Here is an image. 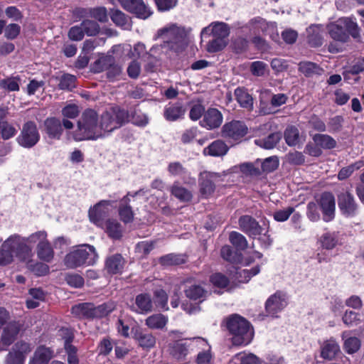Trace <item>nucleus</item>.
I'll return each mask as SVG.
<instances>
[{
	"label": "nucleus",
	"mask_w": 364,
	"mask_h": 364,
	"mask_svg": "<svg viewBox=\"0 0 364 364\" xmlns=\"http://www.w3.org/2000/svg\"><path fill=\"white\" fill-rule=\"evenodd\" d=\"M157 38L162 40V43L158 45L161 47L160 52L172 50L175 53L182 51L186 46V32L183 28L171 24L159 29Z\"/></svg>",
	"instance_id": "nucleus-1"
},
{
	"label": "nucleus",
	"mask_w": 364,
	"mask_h": 364,
	"mask_svg": "<svg viewBox=\"0 0 364 364\" xmlns=\"http://www.w3.org/2000/svg\"><path fill=\"white\" fill-rule=\"evenodd\" d=\"M98 255L94 246L82 244L73 247L64 258L65 265L70 269L90 266L96 263Z\"/></svg>",
	"instance_id": "nucleus-2"
},
{
	"label": "nucleus",
	"mask_w": 364,
	"mask_h": 364,
	"mask_svg": "<svg viewBox=\"0 0 364 364\" xmlns=\"http://www.w3.org/2000/svg\"><path fill=\"white\" fill-rule=\"evenodd\" d=\"M227 328L232 336V343L235 346H247L253 338L254 332L250 323L238 315L228 320Z\"/></svg>",
	"instance_id": "nucleus-3"
},
{
	"label": "nucleus",
	"mask_w": 364,
	"mask_h": 364,
	"mask_svg": "<svg viewBox=\"0 0 364 364\" xmlns=\"http://www.w3.org/2000/svg\"><path fill=\"white\" fill-rule=\"evenodd\" d=\"M330 37L336 41L346 43L351 36L354 39L360 38V28L356 22L349 18H341L327 26Z\"/></svg>",
	"instance_id": "nucleus-4"
},
{
	"label": "nucleus",
	"mask_w": 364,
	"mask_h": 364,
	"mask_svg": "<svg viewBox=\"0 0 364 364\" xmlns=\"http://www.w3.org/2000/svg\"><path fill=\"white\" fill-rule=\"evenodd\" d=\"M4 247L8 248L20 262H29L33 256L31 246L26 244L23 237L18 234L10 235L4 242Z\"/></svg>",
	"instance_id": "nucleus-5"
},
{
	"label": "nucleus",
	"mask_w": 364,
	"mask_h": 364,
	"mask_svg": "<svg viewBox=\"0 0 364 364\" xmlns=\"http://www.w3.org/2000/svg\"><path fill=\"white\" fill-rule=\"evenodd\" d=\"M32 348L31 345L27 342L21 341L16 343L5 357L4 364H24Z\"/></svg>",
	"instance_id": "nucleus-6"
},
{
	"label": "nucleus",
	"mask_w": 364,
	"mask_h": 364,
	"mask_svg": "<svg viewBox=\"0 0 364 364\" xmlns=\"http://www.w3.org/2000/svg\"><path fill=\"white\" fill-rule=\"evenodd\" d=\"M124 9L134 14L136 17L146 19L151 16V9L146 6L143 0H118Z\"/></svg>",
	"instance_id": "nucleus-7"
},
{
	"label": "nucleus",
	"mask_w": 364,
	"mask_h": 364,
	"mask_svg": "<svg viewBox=\"0 0 364 364\" xmlns=\"http://www.w3.org/2000/svg\"><path fill=\"white\" fill-rule=\"evenodd\" d=\"M116 200H102L89 210V218L92 223L97 226H102L104 219L108 213V207L112 206Z\"/></svg>",
	"instance_id": "nucleus-8"
},
{
	"label": "nucleus",
	"mask_w": 364,
	"mask_h": 364,
	"mask_svg": "<svg viewBox=\"0 0 364 364\" xmlns=\"http://www.w3.org/2000/svg\"><path fill=\"white\" fill-rule=\"evenodd\" d=\"M21 325L18 321H12L7 323L2 328L0 340V350H5L16 339Z\"/></svg>",
	"instance_id": "nucleus-9"
},
{
	"label": "nucleus",
	"mask_w": 364,
	"mask_h": 364,
	"mask_svg": "<svg viewBox=\"0 0 364 364\" xmlns=\"http://www.w3.org/2000/svg\"><path fill=\"white\" fill-rule=\"evenodd\" d=\"M287 305V294L283 291H277L267 300L265 309L269 315L274 316L278 312L283 310Z\"/></svg>",
	"instance_id": "nucleus-10"
},
{
	"label": "nucleus",
	"mask_w": 364,
	"mask_h": 364,
	"mask_svg": "<svg viewBox=\"0 0 364 364\" xmlns=\"http://www.w3.org/2000/svg\"><path fill=\"white\" fill-rule=\"evenodd\" d=\"M220 174L215 172L203 171L199 176L200 192L205 197L210 196L215 189V182Z\"/></svg>",
	"instance_id": "nucleus-11"
},
{
	"label": "nucleus",
	"mask_w": 364,
	"mask_h": 364,
	"mask_svg": "<svg viewBox=\"0 0 364 364\" xmlns=\"http://www.w3.org/2000/svg\"><path fill=\"white\" fill-rule=\"evenodd\" d=\"M319 206L322 210L323 220L330 222L335 218L336 202L335 198L329 192L323 193L318 200Z\"/></svg>",
	"instance_id": "nucleus-12"
},
{
	"label": "nucleus",
	"mask_w": 364,
	"mask_h": 364,
	"mask_svg": "<svg viewBox=\"0 0 364 364\" xmlns=\"http://www.w3.org/2000/svg\"><path fill=\"white\" fill-rule=\"evenodd\" d=\"M153 301L151 294L141 293L136 296L134 301L129 305L133 312L139 314H147L153 310Z\"/></svg>",
	"instance_id": "nucleus-13"
},
{
	"label": "nucleus",
	"mask_w": 364,
	"mask_h": 364,
	"mask_svg": "<svg viewBox=\"0 0 364 364\" xmlns=\"http://www.w3.org/2000/svg\"><path fill=\"white\" fill-rule=\"evenodd\" d=\"M249 133L247 125L242 120H231L222 127L223 136H245Z\"/></svg>",
	"instance_id": "nucleus-14"
},
{
	"label": "nucleus",
	"mask_w": 364,
	"mask_h": 364,
	"mask_svg": "<svg viewBox=\"0 0 364 364\" xmlns=\"http://www.w3.org/2000/svg\"><path fill=\"white\" fill-rule=\"evenodd\" d=\"M97 65H100L101 70H107V76L110 80H116L122 73V68L117 64L114 63V60L112 56L108 55L100 58L97 62Z\"/></svg>",
	"instance_id": "nucleus-15"
},
{
	"label": "nucleus",
	"mask_w": 364,
	"mask_h": 364,
	"mask_svg": "<svg viewBox=\"0 0 364 364\" xmlns=\"http://www.w3.org/2000/svg\"><path fill=\"white\" fill-rule=\"evenodd\" d=\"M223 120L222 113L216 108H209L203 115V119L200 122L201 127L211 130L218 128Z\"/></svg>",
	"instance_id": "nucleus-16"
},
{
	"label": "nucleus",
	"mask_w": 364,
	"mask_h": 364,
	"mask_svg": "<svg viewBox=\"0 0 364 364\" xmlns=\"http://www.w3.org/2000/svg\"><path fill=\"white\" fill-rule=\"evenodd\" d=\"M229 33L230 28L228 24L223 22L216 21L203 28L201 31L200 36L201 38H204L206 36H211L226 39Z\"/></svg>",
	"instance_id": "nucleus-17"
},
{
	"label": "nucleus",
	"mask_w": 364,
	"mask_h": 364,
	"mask_svg": "<svg viewBox=\"0 0 364 364\" xmlns=\"http://www.w3.org/2000/svg\"><path fill=\"white\" fill-rule=\"evenodd\" d=\"M191 350L192 348L188 338L177 341L170 346V354L178 361H185Z\"/></svg>",
	"instance_id": "nucleus-18"
},
{
	"label": "nucleus",
	"mask_w": 364,
	"mask_h": 364,
	"mask_svg": "<svg viewBox=\"0 0 364 364\" xmlns=\"http://www.w3.org/2000/svg\"><path fill=\"white\" fill-rule=\"evenodd\" d=\"M239 225L242 231L250 237H256L262 234V228L252 217L243 215L239 219Z\"/></svg>",
	"instance_id": "nucleus-19"
},
{
	"label": "nucleus",
	"mask_w": 364,
	"mask_h": 364,
	"mask_svg": "<svg viewBox=\"0 0 364 364\" xmlns=\"http://www.w3.org/2000/svg\"><path fill=\"white\" fill-rule=\"evenodd\" d=\"M161 48L158 45H155L147 52L145 45L139 42L134 46L133 49L130 50L129 55L131 58L148 60L149 58H156L159 55Z\"/></svg>",
	"instance_id": "nucleus-20"
},
{
	"label": "nucleus",
	"mask_w": 364,
	"mask_h": 364,
	"mask_svg": "<svg viewBox=\"0 0 364 364\" xmlns=\"http://www.w3.org/2000/svg\"><path fill=\"white\" fill-rule=\"evenodd\" d=\"M338 206L343 215L353 216L357 210V204L353 196L348 192L343 193L338 196Z\"/></svg>",
	"instance_id": "nucleus-21"
},
{
	"label": "nucleus",
	"mask_w": 364,
	"mask_h": 364,
	"mask_svg": "<svg viewBox=\"0 0 364 364\" xmlns=\"http://www.w3.org/2000/svg\"><path fill=\"white\" fill-rule=\"evenodd\" d=\"M143 189H140L136 192L130 193L129 192L126 196H124L121 200V205L119 208V214L121 218V220L127 223L132 220L133 219V212L130 205H129V203L130 201L129 196L135 197L138 195L144 193Z\"/></svg>",
	"instance_id": "nucleus-22"
},
{
	"label": "nucleus",
	"mask_w": 364,
	"mask_h": 364,
	"mask_svg": "<svg viewBox=\"0 0 364 364\" xmlns=\"http://www.w3.org/2000/svg\"><path fill=\"white\" fill-rule=\"evenodd\" d=\"M125 260L120 254H114L107 257L105 269L110 274L122 273Z\"/></svg>",
	"instance_id": "nucleus-23"
},
{
	"label": "nucleus",
	"mask_w": 364,
	"mask_h": 364,
	"mask_svg": "<svg viewBox=\"0 0 364 364\" xmlns=\"http://www.w3.org/2000/svg\"><path fill=\"white\" fill-rule=\"evenodd\" d=\"M340 346L333 338L325 341L321 346V356L326 360H333L339 353Z\"/></svg>",
	"instance_id": "nucleus-24"
},
{
	"label": "nucleus",
	"mask_w": 364,
	"mask_h": 364,
	"mask_svg": "<svg viewBox=\"0 0 364 364\" xmlns=\"http://www.w3.org/2000/svg\"><path fill=\"white\" fill-rule=\"evenodd\" d=\"M307 39L312 47H318L323 44V28L320 24L311 25L306 29Z\"/></svg>",
	"instance_id": "nucleus-25"
},
{
	"label": "nucleus",
	"mask_w": 364,
	"mask_h": 364,
	"mask_svg": "<svg viewBox=\"0 0 364 364\" xmlns=\"http://www.w3.org/2000/svg\"><path fill=\"white\" fill-rule=\"evenodd\" d=\"M97 122V114L92 109L85 110L80 119L78 121V128L80 130L90 131L96 127Z\"/></svg>",
	"instance_id": "nucleus-26"
},
{
	"label": "nucleus",
	"mask_w": 364,
	"mask_h": 364,
	"mask_svg": "<svg viewBox=\"0 0 364 364\" xmlns=\"http://www.w3.org/2000/svg\"><path fill=\"white\" fill-rule=\"evenodd\" d=\"M318 244L322 249L331 250L339 244V235L336 232H326L318 239Z\"/></svg>",
	"instance_id": "nucleus-27"
},
{
	"label": "nucleus",
	"mask_w": 364,
	"mask_h": 364,
	"mask_svg": "<svg viewBox=\"0 0 364 364\" xmlns=\"http://www.w3.org/2000/svg\"><path fill=\"white\" fill-rule=\"evenodd\" d=\"M186 113V108L181 102L170 104L164 109V117L168 121H175Z\"/></svg>",
	"instance_id": "nucleus-28"
},
{
	"label": "nucleus",
	"mask_w": 364,
	"mask_h": 364,
	"mask_svg": "<svg viewBox=\"0 0 364 364\" xmlns=\"http://www.w3.org/2000/svg\"><path fill=\"white\" fill-rule=\"evenodd\" d=\"M259 272L260 268L258 265L250 269L236 268L233 279L237 283H247L252 277L259 274Z\"/></svg>",
	"instance_id": "nucleus-29"
},
{
	"label": "nucleus",
	"mask_w": 364,
	"mask_h": 364,
	"mask_svg": "<svg viewBox=\"0 0 364 364\" xmlns=\"http://www.w3.org/2000/svg\"><path fill=\"white\" fill-rule=\"evenodd\" d=\"M112 21L125 30H130L132 28L131 19L124 13L119 9H112L109 13Z\"/></svg>",
	"instance_id": "nucleus-30"
},
{
	"label": "nucleus",
	"mask_w": 364,
	"mask_h": 364,
	"mask_svg": "<svg viewBox=\"0 0 364 364\" xmlns=\"http://www.w3.org/2000/svg\"><path fill=\"white\" fill-rule=\"evenodd\" d=\"M53 356V352L47 347L40 346L35 351L30 362L35 364H48Z\"/></svg>",
	"instance_id": "nucleus-31"
},
{
	"label": "nucleus",
	"mask_w": 364,
	"mask_h": 364,
	"mask_svg": "<svg viewBox=\"0 0 364 364\" xmlns=\"http://www.w3.org/2000/svg\"><path fill=\"white\" fill-rule=\"evenodd\" d=\"M101 227L105 230L109 237L112 239L117 240L122 236V225L117 220L109 219Z\"/></svg>",
	"instance_id": "nucleus-32"
},
{
	"label": "nucleus",
	"mask_w": 364,
	"mask_h": 364,
	"mask_svg": "<svg viewBox=\"0 0 364 364\" xmlns=\"http://www.w3.org/2000/svg\"><path fill=\"white\" fill-rule=\"evenodd\" d=\"M170 192L174 197L181 202H188L193 197L191 192L181 186L178 181H175L170 187Z\"/></svg>",
	"instance_id": "nucleus-33"
},
{
	"label": "nucleus",
	"mask_w": 364,
	"mask_h": 364,
	"mask_svg": "<svg viewBox=\"0 0 364 364\" xmlns=\"http://www.w3.org/2000/svg\"><path fill=\"white\" fill-rule=\"evenodd\" d=\"M168 171L170 176L181 178L184 183H188L190 173L180 162H171L168 164Z\"/></svg>",
	"instance_id": "nucleus-34"
},
{
	"label": "nucleus",
	"mask_w": 364,
	"mask_h": 364,
	"mask_svg": "<svg viewBox=\"0 0 364 364\" xmlns=\"http://www.w3.org/2000/svg\"><path fill=\"white\" fill-rule=\"evenodd\" d=\"M134 338L139 346L144 349L151 348L156 343V338L151 333L142 331H136L134 333Z\"/></svg>",
	"instance_id": "nucleus-35"
},
{
	"label": "nucleus",
	"mask_w": 364,
	"mask_h": 364,
	"mask_svg": "<svg viewBox=\"0 0 364 364\" xmlns=\"http://www.w3.org/2000/svg\"><path fill=\"white\" fill-rule=\"evenodd\" d=\"M235 95L236 100L242 107L250 110L252 109L253 98L245 89L237 87L235 90Z\"/></svg>",
	"instance_id": "nucleus-36"
},
{
	"label": "nucleus",
	"mask_w": 364,
	"mask_h": 364,
	"mask_svg": "<svg viewBox=\"0 0 364 364\" xmlns=\"http://www.w3.org/2000/svg\"><path fill=\"white\" fill-rule=\"evenodd\" d=\"M36 254L38 257L44 262H50L54 257V251L47 239L41 245L36 247Z\"/></svg>",
	"instance_id": "nucleus-37"
},
{
	"label": "nucleus",
	"mask_w": 364,
	"mask_h": 364,
	"mask_svg": "<svg viewBox=\"0 0 364 364\" xmlns=\"http://www.w3.org/2000/svg\"><path fill=\"white\" fill-rule=\"evenodd\" d=\"M229 364H262L260 360L253 353H239L235 355Z\"/></svg>",
	"instance_id": "nucleus-38"
},
{
	"label": "nucleus",
	"mask_w": 364,
	"mask_h": 364,
	"mask_svg": "<svg viewBox=\"0 0 364 364\" xmlns=\"http://www.w3.org/2000/svg\"><path fill=\"white\" fill-rule=\"evenodd\" d=\"M299 71L306 77H311L314 75H321L323 70L315 63L302 61L299 63Z\"/></svg>",
	"instance_id": "nucleus-39"
},
{
	"label": "nucleus",
	"mask_w": 364,
	"mask_h": 364,
	"mask_svg": "<svg viewBox=\"0 0 364 364\" xmlns=\"http://www.w3.org/2000/svg\"><path fill=\"white\" fill-rule=\"evenodd\" d=\"M252 34H259L260 32H264L268 28L267 22L260 18L256 17L251 19L245 26Z\"/></svg>",
	"instance_id": "nucleus-40"
},
{
	"label": "nucleus",
	"mask_w": 364,
	"mask_h": 364,
	"mask_svg": "<svg viewBox=\"0 0 364 364\" xmlns=\"http://www.w3.org/2000/svg\"><path fill=\"white\" fill-rule=\"evenodd\" d=\"M167 322L168 318L161 314L151 315L146 319V325L155 329L163 328Z\"/></svg>",
	"instance_id": "nucleus-41"
},
{
	"label": "nucleus",
	"mask_w": 364,
	"mask_h": 364,
	"mask_svg": "<svg viewBox=\"0 0 364 364\" xmlns=\"http://www.w3.org/2000/svg\"><path fill=\"white\" fill-rule=\"evenodd\" d=\"M185 294L190 299L199 300L205 296L207 291L200 285L193 284L185 290Z\"/></svg>",
	"instance_id": "nucleus-42"
},
{
	"label": "nucleus",
	"mask_w": 364,
	"mask_h": 364,
	"mask_svg": "<svg viewBox=\"0 0 364 364\" xmlns=\"http://www.w3.org/2000/svg\"><path fill=\"white\" fill-rule=\"evenodd\" d=\"M91 303H82L73 306L72 313L80 318H91L92 317Z\"/></svg>",
	"instance_id": "nucleus-43"
},
{
	"label": "nucleus",
	"mask_w": 364,
	"mask_h": 364,
	"mask_svg": "<svg viewBox=\"0 0 364 364\" xmlns=\"http://www.w3.org/2000/svg\"><path fill=\"white\" fill-rule=\"evenodd\" d=\"M47 237L48 235L45 230H40L31 234L28 237H23V238L26 243L28 244V245H31L33 248L34 245H36V247L41 245L48 239Z\"/></svg>",
	"instance_id": "nucleus-44"
},
{
	"label": "nucleus",
	"mask_w": 364,
	"mask_h": 364,
	"mask_svg": "<svg viewBox=\"0 0 364 364\" xmlns=\"http://www.w3.org/2000/svg\"><path fill=\"white\" fill-rule=\"evenodd\" d=\"M186 261V258L183 255L168 254L160 258V263L164 266L179 265Z\"/></svg>",
	"instance_id": "nucleus-45"
},
{
	"label": "nucleus",
	"mask_w": 364,
	"mask_h": 364,
	"mask_svg": "<svg viewBox=\"0 0 364 364\" xmlns=\"http://www.w3.org/2000/svg\"><path fill=\"white\" fill-rule=\"evenodd\" d=\"M208 154L213 156H220L226 154L228 146L222 140H216L208 146Z\"/></svg>",
	"instance_id": "nucleus-46"
},
{
	"label": "nucleus",
	"mask_w": 364,
	"mask_h": 364,
	"mask_svg": "<svg viewBox=\"0 0 364 364\" xmlns=\"http://www.w3.org/2000/svg\"><path fill=\"white\" fill-rule=\"evenodd\" d=\"M27 264L28 269H30L34 274L38 277L45 276L49 272V267L42 262L32 261V258L29 262H25Z\"/></svg>",
	"instance_id": "nucleus-47"
},
{
	"label": "nucleus",
	"mask_w": 364,
	"mask_h": 364,
	"mask_svg": "<svg viewBox=\"0 0 364 364\" xmlns=\"http://www.w3.org/2000/svg\"><path fill=\"white\" fill-rule=\"evenodd\" d=\"M117 123L114 121L110 110L107 111L102 115L101 128L107 132L118 128Z\"/></svg>",
	"instance_id": "nucleus-48"
},
{
	"label": "nucleus",
	"mask_w": 364,
	"mask_h": 364,
	"mask_svg": "<svg viewBox=\"0 0 364 364\" xmlns=\"http://www.w3.org/2000/svg\"><path fill=\"white\" fill-rule=\"evenodd\" d=\"M114 309L112 304H102L97 306L92 304L91 318H98L104 317L111 313Z\"/></svg>",
	"instance_id": "nucleus-49"
},
{
	"label": "nucleus",
	"mask_w": 364,
	"mask_h": 364,
	"mask_svg": "<svg viewBox=\"0 0 364 364\" xmlns=\"http://www.w3.org/2000/svg\"><path fill=\"white\" fill-rule=\"evenodd\" d=\"M229 240L232 245L237 250H244L248 246L247 241L245 236L237 232H231L230 233Z\"/></svg>",
	"instance_id": "nucleus-50"
},
{
	"label": "nucleus",
	"mask_w": 364,
	"mask_h": 364,
	"mask_svg": "<svg viewBox=\"0 0 364 364\" xmlns=\"http://www.w3.org/2000/svg\"><path fill=\"white\" fill-rule=\"evenodd\" d=\"M4 111L0 109V134L2 136H13L17 133V129L4 120Z\"/></svg>",
	"instance_id": "nucleus-51"
},
{
	"label": "nucleus",
	"mask_w": 364,
	"mask_h": 364,
	"mask_svg": "<svg viewBox=\"0 0 364 364\" xmlns=\"http://www.w3.org/2000/svg\"><path fill=\"white\" fill-rule=\"evenodd\" d=\"M212 39H210L207 44V50L209 53H215L221 50L223 48L225 47L227 45L226 39L211 36Z\"/></svg>",
	"instance_id": "nucleus-52"
},
{
	"label": "nucleus",
	"mask_w": 364,
	"mask_h": 364,
	"mask_svg": "<svg viewBox=\"0 0 364 364\" xmlns=\"http://www.w3.org/2000/svg\"><path fill=\"white\" fill-rule=\"evenodd\" d=\"M80 24L82 27L85 34L88 36H96L100 32V26L95 21L85 19L82 21Z\"/></svg>",
	"instance_id": "nucleus-53"
},
{
	"label": "nucleus",
	"mask_w": 364,
	"mask_h": 364,
	"mask_svg": "<svg viewBox=\"0 0 364 364\" xmlns=\"http://www.w3.org/2000/svg\"><path fill=\"white\" fill-rule=\"evenodd\" d=\"M343 322L348 327L355 326L360 323V315L353 311H346L343 317Z\"/></svg>",
	"instance_id": "nucleus-54"
},
{
	"label": "nucleus",
	"mask_w": 364,
	"mask_h": 364,
	"mask_svg": "<svg viewBox=\"0 0 364 364\" xmlns=\"http://www.w3.org/2000/svg\"><path fill=\"white\" fill-rule=\"evenodd\" d=\"M45 125L49 134H61L62 125L59 119L55 118L47 119L45 122Z\"/></svg>",
	"instance_id": "nucleus-55"
},
{
	"label": "nucleus",
	"mask_w": 364,
	"mask_h": 364,
	"mask_svg": "<svg viewBox=\"0 0 364 364\" xmlns=\"http://www.w3.org/2000/svg\"><path fill=\"white\" fill-rule=\"evenodd\" d=\"M114 121L117 123L118 127L122 126L125 122L128 120L129 114L128 112L118 107H112L110 109Z\"/></svg>",
	"instance_id": "nucleus-56"
},
{
	"label": "nucleus",
	"mask_w": 364,
	"mask_h": 364,
	"mask_svg": "<svg viewBox=\"0 0 364 364\" xmlns=\"http://www.w3.org/2000/svg\"><path fill=\"white\" fill-rule=\"evenodd\" d=\"M19 77H8L0 81V86L9 92L19 90Z\"/></svg>",
	"instance_id": "nucleus-57"
},
{
	"label": "nucleus",
	"mask_w": 364,
	"mask_h": 364,
	"mask_svg": "<svg viewBox=\"0 0 364 364\" xmlns=\"http://www.w3.org/2000/svg\"><path fill=\"white\" fill-rule=\"evenodd\" d=\"M76 77L75 75L64 74L60 80L59 87L61 90H71L75 87Z\"/></svg>",
	"instance_id": "nucleus-58"
},
{
	"label": "nucleus",
	"mask_w": 364,
	"mask_h": 364,
	"mask_svg": "<svg viewBox=\"0 0 364 364\" xmlns=\"http://www.w3.org/2000/svg\"><path fill=\"white\" fill-rule=\"evenodd\" d=\"M250 71L253 75L262 77L267 73L268 66L262 61H255L250 65Z\"/></svg>",
	"instance_id": "nucleus-59"
},
{
	"label": "nucleus",
	"mask_w": 364,
	"mask_h": 364,
	"mask_svg": "<svg viewBox=\"0 0 364 364\" xmlns=\"http://www.w3.org/2000/svg\"><path fill=\"white\" fill-rule=\"evenodd\" d=\"M279 159L276 156L265 159L262 163V169L264 172L270 173L276 170L279 166Z\"/></svg>",
	"instance_id": "nucleus-60"
},
{
	"label": "nucleus",
	"mask_w": 364,
	"mask_h": 364,
	"mask_svg": "<svg viewBox=\"0 0 364 364\" xmlns=\"http://www.w3.org/2000/svg\"><path fill=\"white\" fill-rule=\"evenodd\" d=\"M360 347V341L356 337H349L345 339L344 350L349 354L358 351Z\"/></svg>",
	"instance_id": "nucleus-61"
},
{
	"label": "nucleus",
	"mask_w": 364,
	"mask_h": 364,
	"mask_svg": "<svg viewBox=\"0 0 364 364\" xmlns=\"http://www.w3.org/2000/svg\"><path fill=\"white\" fill-rule=\"evenodd\" d=\"M90 16L102 23L108 21L107 11L105 7H97L91 9L89 11Z\"/></svg>",
	"instance_id": "nucleus-62"
},
{
	"label": "nucleus",
	"mask_w": 364,
	"mask_h": 364,
	"mask_svg": "<svg viewBox=\"0 0 364 364\" xmlns=\"http://www.w3.org/2000/svg\"><path fill=\"white\" fill-rule=\"evenodd\" d=\"M240 171L246 176H259L260 170L254 164L250 162L242 163L239 165Z\"/></svg>",
	"instance_id": "nucleus-63"
},
{
	"label": "nucleus",
	"mask_w": 364,
	"mask_h": 364,
	"mask_svg": "<svg viewBox=\"0 0 364 364\" xmlns=\"http://www.w3.org/2000/svg\"><path fill=\"white\" fill-rule=\"evenodd\" d=\"M220 255L223 259L231 263H235L239 260L237 253L229 245H225L221 248Z\"/></svg>",
	"instance_id": "nucleus-64"
}]
</instances>
